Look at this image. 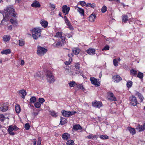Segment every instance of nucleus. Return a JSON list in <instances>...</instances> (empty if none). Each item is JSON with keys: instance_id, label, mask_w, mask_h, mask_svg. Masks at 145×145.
Instances as JSON below:
<instances>
[{"instance_id": "obj_17", "label": "nucleus", "mask_w": 145, "mask_h": 145, "mask_svg": "<svg viewBox=\"0 0 145 145\" xmlns=\"http://www.w3.org/2000/svg\"><path fill=\"white\" fill-rule=\"evenodd\" d=\"M19 94L21 95L20 94H22L21 96L23 99L25 98V96L26 94L27 93L26 91L24 89H22L19 91Z\"/></svg>"}, {"instance_id": "obj_28", "label": "nucleus", "mask_w": 145, "mask_h": 145, "mask_svg": "<svg viewBox=\"0 0 145 145\" xmlns=\"http://www.w3.org/2000/svg\"><path fill=\"white\" fill-rule=\"evenodd\" d=\"M73 129L76 131L80 129H82L81 126L79 125H74L72 127Z\"/></svg>"}, {"instance_id": "obj_62", "label": "nucleus", "mask_w": 145, "mask_h": 145, "mask_svg": "<svg viewBox=\"0 0 145 145\" xmlns=\"http://www.w3.org/2000/svg\"><path fill=\"white\" fill-rule=\"evenodd\" d=\"M90 7L93 8H94L95 7V4L94 3H93L92 4H90Z\"/></svg>"}, {"instance_id": "obj_38", "label": "nucleus", "mask_w": 145, "mask_h": 145, "mask_svg": "<svg viewBox=\"0 0 145 145\" xmlns=\"http://www.w3.org/2000/svg\"><path fill=\"white\" fill-rule=\"evenodd\" d=\"M100 138L102 140H105L108 139V137L107 135H102L100 136Z\"/></svg>"}, {"instance_id": "obj_32", "label": "nucleus", "mask_w": 145, "mask_h": 145, "mask_svg": "<svg viewBox=\"0 0 145 145\" xmlns=\"http://www.w3.org/2000/svg\"><path fill=\"white\" fill-rule=\"evenodd\" d=\"M77 87L83 91H85V89L83 87V85L81 84L78 85L77 86Z\"/></svg>"}, {"instance_id": "obj_27", "label": "nucleus", "mask_w": 145, "mask_h": 145, "mask_svg": "<svg viewBox=\"0 0 145 145\" xmlns=\"http://www.w3.org/2000/svg\"><path fill=\"white\" fill-rule=\"evenodd\" d=\"M61 120L60 121V124L61 125H63L67 122V120L61 117Z\"/></svg>"}, {"instance_id": "obj_1", "label": "nucleus", "mask_w": 145, "mask_h": 145, "mask_svg": "<svg viewBox=\"0 0 145 145\" xmlns=\"http://www.w3.org/2000/svg\"><path fill=\"white\" fill-rule=\"evenodd\" d=\"M16 13L14 11V9L12 6L9 5L4 10L3 15V19L1 21L2 23L3 21L6 22L8 21L10 18V16H12L13 17H16Z\"/></svg>"}, {"instance_id": "obj_44", "label": "nucleus", "mask_w": 145, "mask_h": 145, "mask_svg": "<svg viewBox=\"0 0 145 145\" xmlns=\"http://www.w3.org/2000/svg\"><path fill=\"white\" fill-rule=\"evenodd\" d=\"M132 85V82L131 81H129L127 82V86L128 88L131 87Z\"/></svg>"}, {"instance_id": "obj_56", "label": "nucleus", "mask_w": 145, "mask_h": 145, "mask_svg": "<svg viewBox=\"0 0 145 145\" xmlns=\"http://www.w3.org/2000/svg\"><path fill=\"white\" fill-rule=\"evenodd\" d=\"M80 4L82 7L84 6L86 4L85 2L84 1H80Z\"/></svg>"}, {"instance_id": "obj_31", "label": "nucleus", "mask_w": 145, "mask_h": 145, "mask_svg": "<svg viewBox=\"0 0 145 145\" xmlns=\"http://www.w3.org/2000/svg\"><path fill=\"white\" fill-rule=\"evenodd\" d=\"M11 51L10 49H6L5 50L2 51L1 52V53L2 54H7L10 53Z\"/></svg>"}, {"instance_id": "obj_2", "label": "nucleus", "mask_w": 145, "mask_h": 145, "mask_svg": "<svg viewBox=\"0 0 145 145\" xmlns=\"http://www.w3.org/2000/svg\"><path fill=\"white\" fill-rule=\"evenodd\" d=\"M42 29L41 27H36L32 29L31 31L33 37L34 39H37L41 36V32Z\"/></svg>"}, {"instance_id": "obj_5", "label": "nucleus", "mask_w": 145, "mask_h": 145, "mask_svg": "<svg viewBox=\"0 0 145 145\" xmlns=\"http://www.w3.org/2000/svg\"><path fill=\"white\" fill-rule=\"evenodd\" d=\"M18 128L16 126H10L8 129V131L10 135H14L15 134L13 132V131H17Z\"/></svg>"}, {"instance_id": "obj_46", "label": "nucleus", "mask_w": 145, "mask_h": 145, "mask_svg": "<svg viewBox=\"0 0 145 145\" xmlns=\"http://www.w3.org/2000/svg\"><path fill=\"white\" fill-rule=\"evenodd\" d=\"M80 64L78 63H76L74 65L75 69L76 70H79L80 68Z\"/></svg>"}, {"instance_id": "obj_21", "label": "nucleus", "mask_w": 145, "mask_h": 145, "mask_svg": "<svg viewBox=\"0 0 145 145\" xmlns=\"http://www.w3.org/2000/svg\"><path fill=\"white\" fill-rule=\"evenodd\" d=\"M3 41L7 42L9 41L10 39V37L9 35H4L3 37Z\"/></svg>"}, {"instance_id": "obj_7", "label": "nucleus", "mask_w": 145, "mask_h": 145, "mask_svg": "<svg viewBox=\"0 0 145 145\" xmlns=\"http://www.w3.org/2000/svg\"><path fill=\"white\" fill-rule=\"evenodd\" d=\"M90 80L91 83L94 84L96 86H100V83L97 81V79L93 77H91L90 78Z\"/></svg>"}, {"instance_id": "obj_15", "label": "nucleus", "mask_w": 145, "mask_h": 145, "mask_svg": "<svg viewBox=\"0 0 145 145\" xmlns=\"http://www.w3.org/2000/svg\"><path fill=\"white\" fill-rule=\"evenodd\" d=\"M113 79L114 80V82H118L120 81H121L122 80L121 77L118 75H117L116 76H113L112 77Z\"/></svg>"}, {"instance_id": "obj_60", "label": "nucleus", "mask_w": 145, "mask_h": 145, "mask_svg": "<svg viewBox=\"0 0 145 145\" xmlns=\"http://www.w3.org/2000/svg\"><path fill=\"white\" fill-rule=\"evenodd\" d=\"M60 39L61 40L62 42H64L65 40V38L64 37L62 36L60 37Z\"/></svg>"}, {"instance_id": "obj_3", "label": "nucleus", "mask_w": 145, "mask_h": 145, "mask_svg": "<svg viewBox=\"0 0 145 145\" xmlns=\"http://www.w3.org/2000/svg\"><path fill=\"white\" fill-rule=\"evenodd\" d=\"M46 74L48 82L50 83H52L54 82L55 80L54 78V76L50 71L47 70L46 72Z\"/></svg>"}, {"instance_id": "obj_39", "label": "nucleus", "mask_w": 145, "mask_h": 145, "mask_svg": "<svg viewBox=\"0 0 145 145\" xmlns=\"http://www.w3.org/2000/svg\"><path fill=\"white\" fill-rule=\"evenodd\" d=\"M69 84L70 87H73L76 85V82L74 81H72L69 83Z\"/></svg>"}, {"instance_id": "obj_61", "label": "nucleus", "mask_w": 145, "mask_h": 145, "mask_svg": "<svg viewBox=\"0 0 145 145\" xmlns=\"http://www.w3.org/2000/svg\"><path fill=\"white\" fill-rule=\"evenodd\" d=\"M76 113V112L75 111H73L71 112L70 114V116H72L73 115L75 114Z\"/></svg>"}, {"instance_id": "obj_26", "label": "nucleus", "mask_w": 145, "mask_h": 145, "mask_svg": "<svg viewBox=\"0 0 145 145\" xmlns=\"http://www.w3.org/2000/svg\"><path fill=\"white\" fill-rule=\"evenodd\" d=\"M74 73L76 74H79L83 76V71L80 69L79 70H75Z\"/></svg>"}, {"instance_id": "obj_6", "label": "nucleus", "mask_w": 145, "mask_h": 145, "mask_svg": "<svg viewBox=\"0 0 145 145\" xmlns=\"http://www.w3.org/2000/svg\"><path fill=\"white\" fill-rule=\"evenodd\" d=\"M129 100L130 103L133 106H135L137 105L138 102L136 98L134 95L129 97Z\"/></svg>"}, {"instance_id": "obj_9", "label": "nucleus", "mask_w": 145, "mask_h": 145, "mask_svg": "<svg viewBox=\"0 0 145 145\" xmlns=\"http://www.w3.org/2000/svg\"><path fill=\"white\" fill-rule=\"evenodd\" d=\"M108 99L111 101H116V98L114 96L113 93L110 92H109L108 93Z\"/></svg>"}, {"instance_id": "obj_11", "label": "nucleus", "mask_w": 145, "mask_h": 145, "mask_svg": "<svg viewBox=\"0 0 145 145\" xmlns=\"http://www.w3.org/2000/svg\"><path fill=\"white\" fill-rule=\"evenodd\" d=\"M8 106L7 103H5L1 107H0V110L2 112H5L8 110Z\"/></svg>"}, {"instance_id": "obj_52", "label": "nucleus", "mask_w": 145, "mask_h": 145, "mask_svg": "<svg viewBox=\"0 0 145 145\" xmlns=\"http://www.w3.org/2000/svg\"><path fill=\"white\" fill-rule=\"evenodd\" d=\"M69 60V61H66L65 62V63L66 65H68L71 64L72 61V58H70Z\"/></svg>"}, {"instance_id": "obj_43", "label": "nucleus", "mask_w": 145, "mask_h": 145, "mask_svg": "<svg viewBox=\"0 0 145 145\" xmlns=\"http://www.w3.org/2000/svg\"><path fill=\"white\" fill-rule=\"evenodd\" d=\"M35 106L37 108H39L40 107L41 104L39 102H36L34 103Z\"/></svg>"}, {"instance_id": "obj_48", "label": "nucleus", "mask_w": 145, "mask_h": 145, "mask_svg": "<svg viewBox=\"0 0 145 145\" xmlns=\"http://www.w3.org/2000/svg\"><path fill=\"white\" fill-rule=\"evenodd\" d=\"M137 77L140 79H142L143 77V73L139 72L137 75Z\"/></svg>"}, {"instance_id": "obj_50", "label": "nucleus", "mask_w": 145, "mask_h": 145, "mask_svg": "<svg viewBox=\"0 0 145 145\" xmlns=\"http://www.w3.org/2000/svg\"><path fill=\"white\" fill-rule=\"evenodd\" d=\"M45 101L44 99L42 98H40L39 99V103L40 104H42Z\"/></svg>"}, {"instance_id": "obj_35", "label": "nucleus", "mask_w": 145, "mask_h": 145, "mask_svg": "<svg viewBox=\"0 0 145 145\" xmlns=\"http://www.w3.org/2000/svg\"><path fill=\"white\" fill-rule=\"evenodd\" d=\"M64 18L65 23L66 24L67 26L70 25L71 24L70 23V22L68 19L67 17L66 16H64Z\"/></svg>"}, {"instance_id": "obj_16", "label": "nucleus", "mask_w": 145, "mask_h": 145, "mask_svg": "<svg viewBox=\"0 0 145 145\" xmlns=\"http://www.w3.org/2000/svg\"><path fill=\"white\" fill-rule=\"evenodd\" d=\"M31 6L34 7H39L40 5L39 2L37 1H34L31 4Z\"/></svg>"}, {"instance_id": "obj_64", "label": "nucleus", "mask_w": 145, "mask_h": 145, "mask_svg": "<svg viewBox=\"0 0 145 145\" xmlns=\"http://www.w3.org/2000/svg\"><path fill=\"white\" fill-rule=\"evenodd\" d=\"M24 63L25 62L24 60H22L21 61V65H23L24 64Z\"/></svg>"}, {"instance_id": "obj_42", "label": "nucleus", "mask_w": 145, "mask_h": 145, "mask_svg": "<svg viewBox=\"0 0 145 145\" xmlns=\"http://www.w3.org/2000/svg\"><path fill=\"white\" fill-rule=\"evenodd\" d=\"M107 10V7L105 5L103 6L101 9V11L102 13H105Z\"/></svg>"}, {"instance_id": "obj_55", "label": "nucleus", "mask_w": 145, "mask_h": 145, "mask_svg": "<svg viewBox=\"0 0 145 145\" xmlns=\"http://www.w3.org/2000/svg\"><path fill=\"white\" fill-rule=\"evenodd\" d=\"M138 96L139 98L141 100V101L142 102L144 99V98L142 95L140 93H139L138 94Z\"/></svg>"}, {"instance_id": "obj_49", "label": "nucleus", "mask_w": 145, "mask_h": 145, "mask_svg": "<svg viewBox=\"0 0 145 145\" xmlns=\"http://www.w3.org/2000/svg\"><path fill=\"white\" fill-rule=\"evenodd\" d=\"M130 71L131 74L133 75H136L137 74V71L134 69L131 70Z\"/></svg>"}, {"instance_id": "obj_13", "label": "nucleus", "mask_w": 145, "mask_h": 145, "mask_svg": "<svg viewBox=\"0 0 145 145\" xmlns=\"http://www.w3.org/2000/svg\"><path fill=\"white\" fill-rule=\"evenodd\" d=\"M70 111H65L64 110H63L61 111V113L62 115L65 117H69L70 116Z\"/></svg>"}, {"instance_id": "obj_18", "label": "nucleus", "mask_w": 145, "mask_h": 145, "mask_svg": "<svg viewBox=\"0 0 145 145\" xmlns=\"http://www.w3.org/2000/svg\"><path fill=\"white\" fill-rule=\"evenodd\" d=\"M40 23L42 26L44 28H46L48 25V22L45 20H41L40 22Z\"/></svg>"}, {"instance_id": "obj_23", "label": "nucleus", "mask_w": 145, "mask_h": 145, "mask_svg": "<svg viewBox=\"0 0 145 145\" xmlns=\"http://www.w3.org/2000/svg\"><path fill=\"white\" fill-rule=\"evenodd\" d=\"M96 17V16L94 14H92L89 17V21L91 22L94 21Z\"/></svg>"}, {"instance_id": "obj_54", "label": "nucleus", "mask_w": 145, "mask_h": 145, "mask_svg": "<svg viewBox=\"0 0 145 145\" xmlns=\"http://www.w3.org/2000/svg\"><path fill=\"white\" fill-rule=\"evenodd\" d=\"M61 42H58L57 43H54L53 44V46L55 47H58L61 45Z\"/></svg>"}, {"instance_id": "obj_33", "label": "nucleus", "mask_w": 145, "mask_h": 145, "mask_svg": "<svg viewBox=\"0 0 145 145\" xmlns=\"http://www.w3.org/2000/svg\"><path fill=\"white\" fill-rule=\"evenodd\" d=\"M19 45L20 46H23L25 44L24 40L22 39H20L19 40Z\"/></svg>"}, {"instance_id": "obj_36", "label": "nucleus", "mask_w": 145, "mask_h": 145, "mask_svg": "<svg viewBox=\"0 0 145 145\" xmlns=\"http://www.w3.org/2000/svg\"><path fill=\"white\" fill-rule=\"evenodd\" d=\"M30 101L31 103H34L36 101V99L35 97H32L30 98Z\"/></svg>"}, {"instance_id": "obj_8", "label": "nucleus", "mask_w": 145, "mask_h": 145, "mask_svg": "<svg viewBox=\"0 0 145 145\" xmlns=\"http://www.w3.org/2000/svg\"><path fill=\"white\" fill-rule=\"evenodd\" d=\"M62 12L65 15H67L70 9V8L68 7L66 5H64L62 7Z\"/></svg>"}, {"instance_id": "obj_19", "label": "nucleus", "mask_w": 145, "mask_h": 145, "mask_svg": "<svg viewBox=\"0 0 145 145\" xmlns=\"http://www.w3.org/2000/svg\"><path fill=\"white\" fill-rule=\"evenodd\" d=\"M72 50L73 54L75 55H78L80 51L79 48H75L72 49Z\"/></svg>"}, {"instance_id": "obj_40", "label": "nucleus", "mask_w": 145, "mask_h": 145, "mask_svg": "<svg viewBox=\"0 0 145 145\" xmlns=\"http://www.w3.org/2000/svg\"><path fill=\"white\" fill-rule=\"evenodd\" d=\"M74 142L72 140L67 141V145H74Z\"/></svg>"}, {"instance_id": "obj_12", "label": "nucleus", "mask_w": 145, "mask_h": 145, "mask_svg": "<svg viewBox=\"0 0 145 145\" xmlns=\"http://www.w3.org/2000/svg\"><path fill=\"white\" fill-rule=\"evenodd\" d=\"M75 9L79 12L81 16H84V10L83 9L77 6L76 7Z\"/></svg>"}, {"instance_id": "obj_29", "label": "nucleus", "mask_w": 145, "mask_h": 145, "mask_svg": "<svg viewBox=\"0 0 145 145\" xmlns=\"http://www.w3.org/2000/svg\"><path fill=\"white\" fill-rule=\"evenodd\" d=\"M138 125L139 131L140 132L144 130L145 129V126L144 125H140L139 124H138Z\"/></svg>"}, {"instance_id": "obj_22", "label": "nucleus", "mask_w": 145, "mask_h": 145, "mask_svg": "<svg viewBox=\"0 0 145 145\" xmlns=\"http://www.w3.org/2000/svg\"><path fill=\"white\" fill-rule=\"evenodd\" d=\"M70 135L68 133H65L62 135V138L64 140H67L70 137Z\"/></svg>"}, {"instance_id": "obj_53", "label": "nucleus", "mask_w": 145, "mask_h": 145, "mask_svg": "<svg viewBox=\"0 0 145 145\" xmlns=\"http://www.w3.org/2000/svg\"><path fill=\"white\" fill-rule=\"evenodd\" d=\"M24 127L26 130H28L29 129L30 127V126L29 124L28 123H26Z\"/></svg>"}, {"instance_id": "obj_24", "label": "nucleus", "mask_w": 145, "mask_h": 145, "mask_svg": "<svg viewBox=\"0 0 145 145\" xmlns=\"http://www.w3.org/2000/svg\"><path fill=\"white\" fill-rule=\"evenodd\" d=\"M127 130L129 131L130 133L133 135L136 133V131L135 129L131 127L127 128Z\"/></svg>"}, {"instance_id": "obj_37", "label": "nucleus", "mask_w": 145, "mask_h": 145, "mask_svg": "<svg viewBox=\"0 0 145 145\" xmlns=\"http://www.w3.org/2000/svg\"><path fill=\"white\" fill-rule=\"evenodd\" d=\"M122 19L123 22L126 23L128 20L127 16V15H124L123 16Z\"/></svg>"}, {"instance_id": "obj_34", "label": "nucleus", "mask_w": 145, "mask_h": 145, "mask_svg": "<svg viewBox=\"0 0 145 145\" xmlns=\"http://www.w3.org/2000/svg\"><path fill=\"white\" fill-rule=\"evenodd\" d=\"M50 114L54 117H56L57 116V113L54 111L52 110L50 111Z\"/></svg>"}, {"instance_id": "obj_10", "label": "nucleus", "mask_w": 145, "mask_h": 145, "mask_svg": "<svg viewBox=\"0 0 145 145\" xmlns=\"http://www.w3.org/2000/svg\"><path fill=\"white\" fill-rule=\"evenodd\" d=\"M92 105L97 108H100L102 106L101 102L99 101H95L92 103Z\"/></svg>"}, {"instance_id": "obj_30", "label": "nucleus", "mask_w": 145, "mask_h": 145, "mask_svg": "<svg viewBox=\"0 0 145 145\" xmlns=\"http://www.w3.org/2000/svg\"><path fill=\"white\" fill-rule=\"evenodd\" d=\"M86 138L89 139H92L93 140L97 138L96 135H93V134H90L88 135Z\"/></svg>"}, {"instance_id": "obj_25", "label": "nucleus", "mask_w": 145, "mask_h": 145, "mask_svg": "<svg viewBox=\"0 0 145 145\" xmlns=\"http://www.w3.org/2000/svg\"><path fill=\"white\" fill-rule=\"evenodd\" d=\"M15 110L17 113H19L21 111V109L20 106L19 105L17 104L15 106Z\"/></svg>"}, {"instance_id": "obj_45", "label": "nucleus", "mask_w": 145, "mask_h": 145, "mask_svg": "<svg viewBox=\"0 0 145 145\" xmlns=\"http://www.w3.org/2000/svg\"><path fill=\"white\" fill-rule=\"evenodd\" d=\"M113 64L115 66H118V61H117V59H113Z\"/></svg>"}, {"instance_id": "obj_63", "label": "nucleus", "mask_w": 145, "mask_h": 145, "mask_svg": "<svg viewBox=\"0 0 145 145\" xmlns=\"http://www.w3.org/2000/svg\"><path fill=\"white\" fill-rule=\"evenodd\" d=\"M50 6L51 8H53V10H54L55 8V6L54 5L50 4Z\"/></svg>"}, {"instance_id": "obj_14", "label": "nucleus", "mask_w": 145, "mask_h": 145, "mask_svg": "<svg viewBox=\"0 0 145 145\" xmlns=\"http://www.w3.org/2000/svg\"><path fill=\"white\" fill-rule=\"evenodd\" d=\"M10 21L14 27H17L18 26V22L17 19L14 20L11 18L10 19Z\"/></svg>"}, {"instance_id": "obj_58", "label": "nucleus", "mask_w": 145, "mask_h": 145, "mask_svg": "<svg viewBox=\"0 0 145 145\" xmlns=\"http://www.w3.org/2000/svg\"><path fill=\"white\" fill-rule=\"evenodd\" d=\"M41 138L40 137H39L38 138L37 141V144H41Z\"/></svg>"}, {"instance_id": "obj_57", "label": "nucleus", "mask_w": 145, "mask_h": 145, "mask_svg": "<svg viewBox=\"0 0 145 145\" xmlns=\"http://www.w3.org/2000/svg\"><path fill=\"white\" fill-rule=\"evenodd\" d=\"M12 25H10L8 26H7V29L9 30H11L12 28L13 27Z\"/></svg>"}, {"instance_id": "obj_20", "label": "nucleus", "mask_w": 145, "mask_h": 145, "mask_svg": "<svg viewBox=\"0 0 145 145\" xmlns=\"http://www.w3.org/2000/svg\"><path fill=\"white\" fill-rule=\"evenodd\" d=\"M95 50L93 48H89L87 50V52L89 54L93 55L95 53Z\"/></svg>"}, {"instance_id": "obj_51", "label": "nucleus", "mask_w": 145, "mask_h": 145, "mask_svg": "<svg viewBox=\"0 0 145 145\" xmlns=\"http://www.w3.org/2000/svg\"><path fill=\"white\" fill-rule=\"evenodd\" d=\"M109 46L108 45H106L102 49V50L103 51L105 50H109Z\"/></svg>"}, {"instance_id": "obj_4", "label": "nucleus", "mask_w": 145, "mask_h": 145, "mask_svg": "<svg viewBox=\"0 0 145 145\" xmlns=\"http://www.w3.org/2000/svg\"><path fill=\"white\" fill-rule=\"evenodd\" d=\"M47 51V50L45 48L38 46L37 48V53L38 55L41 56L45 53Z\"/></svg>"}, {"instance_id": "obj_59", "label": "nucleus", "mask_w": 145, "mask_h": 145, "mask_svg": "<svg viewBox=\"0 0 145 145\" xmlns=\"http://www.w3.org/2000/svg\"><path fill=\"white\" fill-rule=\"evenodd\" d=\"M68 28L71 30H73L74 29V28L71 25H70L68 26Z\"/></svg>"}, {"instance_id": "obj_47", "label": "nucleus", "mask_w": 145, "mask_h": 145, "mask_svg": "<svg viewBox=\"0 0 145 145\" xmlns=\"http://www.w3.org/2000/svg\"><path fill=\"white\" fill-rule=\"evenodd\" d=\"M5 119V117L4 115L3 114H0V121L3 122L4 121Z\"/></svg>"}, {"instance_id": "obj_41", "label": "nucleus", "mask_w": 145, "mask_h": 145, "mask_svg": "<svg viewBox=\"0 0 145 145\" xmlns=\"http://www.w3.org/2000/svg\"><path fill=\"white\" fill-rule=\"evenodd\" d=\"M62 32H57L55 37H60L62 36Z\"/></svg>"}]
</instances>
